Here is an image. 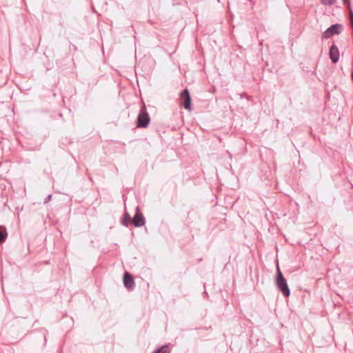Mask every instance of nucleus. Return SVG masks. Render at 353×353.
<instances>
[{"label":"nucleus","mask_w":353,"mask_h":353,"mask_svg":"<svg viewBox=\"0 0 353 353\" xmlns=\"http://www.w3.org/2000/svg\"><path fill=\"white\" fill-rule=\"evenodd\" d=\"M276 284L284 296L288 297L290 296V290L288 285L287 280L283 276L278 264L276 266Z\"/></svg>","instance_id":"1"},{"label":"nucleus","mask_w":353,"mask_h":353,"mask_svg":"<svg viewBox=\"0 0 353 353\" xmlns=\"http://www.w3.org/2000/svg\"><path fill=\"white\" fill-rule=\"evenodd\" d=\"M150 122V117L147 112L145 105H143L138 114L137 119V126L138 128H145L148 126Z\"/></svg>","instance_id":"2"},{"label":"nucleus","mask_w":353,"mask_h":353,"mask_svg":"<svg viewBox=\"0 0 353 353\" xmlns=\"http://www.w3.org/2000/svg\"><path fill=\"white\" fill-rule=\"evenodd\" d=\"M181 105L188 110H191V97L190 95L189 90L186 88L183 90L181 93Z\"/></svg>","instance_id":"3"},{"label":"nucleus","mask_w":353,"mask_h":353,"mask_svg":"<svg viewBox=\"0 0 353 353\" xmlns=\"http://www.w3.org/2000/svg\"><path fill=\"white\" fill-rule=\"evenodd\" d=\"M342 30V25L341 24H333L329 27L323 33V38H330L334 34H339Z\"/></svg>","instance_id":"4"},{"label":"nucleus","mask_w":353,"mask_h":353,"mask_svg":"<svg viewBox=\"0 0 353 353\" xmlns=\"http://www.w3.org/2000/svg\"><path fill=\"white\" fill-rule=\"evenodd\" d=\"M137 212L132 219V223L134 227L139 228L145 225V219L143 215L139 212V208L137 207L136 208Z\"/></svg>","instance_id":"5"},{"label":"nucleus","mask_w":353,"mask_h":353,"mask_svg":"<svg viewBox=\"0 0 353 353\" xmlns=\"http://www.w3.org/2000/svg\"><path fill=\"white\" fill-rule=\"evenodd\" d=\"M123 284L128 290H132L134 288V279L128 272H125L123 274Z\"/></svg>","instance_id":"6"},{"label":"nucleus","mask_w":353,"mask_h":353,"mask_svg":"<svg viewBox=\"0 0 353 353\" xmlns=\"http://www.w3.org/2000/svg\"><path fill=\"white\" fill-rule=\"evenodd\" d=\"M330 58L332 61L334 63L338 62L339 59V52L337 46L335 44H333L330 48L329 52Z\"/></svg>","instance_id":"7"},{"label":"nucleus","mask_w":353,"mask_h":353,"mask_svg":"<svg viewBox=\"0 0 353 353\" xmlns=\"http://www.w3.org/2000/svg\"><path fill=\"white\" fill-rule=\"evenodd\" d=\"M7 231L6 228L2 226H0V243L4 242L7 239Z\"/></svg>","instance_id":"8"},{"label":"nucleus","mask_w":353,"mask_h":353,"mask_svg":"<svg viewBox=\"0 0 353 353\" xmlns=\"http://www.w3.org/2000/svg\"><path fill=\"white\" fill-rule=\"evenodd\" d=\"M152 353H170V350L168 346L165 345L155 350Z\"/></svg>","instance_id":"9"},{"label":"nucleus","mask_w":353,"mask_h":353,"mask_svg":"<svg viewBox=\"0 0 353 353\" xmlns=\"http://www.w3.org/2000/svg\"><path fill=\"white\" fill-rule=\"evenodd\" d=\"M130 220H131V216L129 214V213L125 212V214L123 215V219L121 221V223L125 226H128V222L130 221Z\"/></svg>","instance_id":"10"},{"label":"nucleus","mask_w":353,"mask_h":353,"mask_svg":"<svg viewBox=\"0 0 353 353\" xmlns=\"http://www.w3.org/2000/svg\"><path fill=\"white\" fill-rule=\"evenodd\" d=\"M321 4L324 6H332L336 3V0H320Z\"/></svg>","instance_id":"11"},{"label":"nucleus","mask_w":353,"mask_h":353,"mask_svg":"<svg viewBox=\"0 0 353 353\" xmlns=\"http://www.w3.org/2000/svg\"><path fill=\"white\" fill-rule=\"evenodd\" d=\"M350 23L351 26L353 29V10L352 9H350Z\"/></svg>","instance_id":"12"},{"label":"nucleus","mask_w":353,"mask_h":353,"mask_svg":"<svg viewBox=\"0 0 353 353\" xmlns=\"http://www.w3.org/2000/svg\"><path fill=\"white\" fill-rule=\"evenodd\" d=\"M350 23L351 26L353 29V10L352 9H350Z\"/></svg>","instance_id":"13"},{"label":"nucleus","mask_w":353,"mask_h":353,"mask_svg":"<svg viewBox=\"0 0 353 353\" xmlns=\"http://www.w3.org/2000/svg\"><path fill=\"white\" fill-rule=\"evenodd\" d=\"M343 1L345 6H347L349 9H351L350 0H343Z\"/></svg>","instance_id":"14"},{"label":"nucleus","mask_w":353,"mask_h":353,"mask_svg":"<svg viewBox=\"0 0 353 353\" xmlns=\"http://www.w3.org/2000/svg\"><path fill=\"white\" fill-rule=\"evenodd\" d=\"M51 198H52V195L51 194H50L47 197H46L45 199H44V203H48L50 201Z\"/></svg>","instance_id":"15"},{"label":"nucleus","mask_w":353,"mask_h":353,"mask_svg":"<svg viewBox=\"0 0 353 353\" xmlns=\"http://www.w3.org/2000/svg\"><path fill=\"white\" fill-rule=\"evenodd\" d=\"M244 97V95L243 94H241V98H243Z\"/></svg>","instance_id":"16"},{"label":"nucleus","mask_w":353,"mask_h":353,"mask_svg":"<svg viewBox=\"0 0 353 353\" xmlns=\"http://www.w3.org/2000/svg\"><path fill=\"white\" fill-rule=\"evenodd\" d=\"M244 97V95L243 94H241V98H243Z\"/></svg>","instance_id":"17"},{"label":"nucleus","mask_w":353,"mask_h":353,"mask_svg":"<svg viewBox=\"0 0 353 353\" xmlns=\"http://www.w3.org/2000/svg\"><path fill=\"white\" fill-rule=\"evenodd\" d=\"M217 1H218V2H219V1H220V0H217Z\"/></svg>","instance_id":"18"}]
</instances>
